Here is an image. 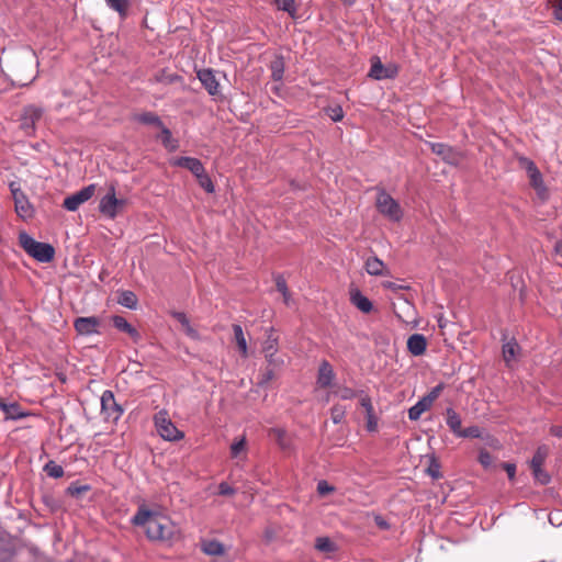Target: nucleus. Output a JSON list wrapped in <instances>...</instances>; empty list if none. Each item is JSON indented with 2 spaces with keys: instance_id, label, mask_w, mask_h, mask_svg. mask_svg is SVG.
<instances>
[{
  "instance_id": "31",
  "label": "nucleus",
  "mask_w": 562,
  "mask_h": 562,
  "mask_svg": "<svg viewBox=\"0 0 562 562\" xmlns=\"http://www.w3.org/2000/svg\"><path fill=\"white\" fill-rule=\"evenodd\" d=\"M549 452L550 449L547 445L539 446L530 461V467H542L549 456Z\"/></svg>"
},
{
  "instance_id": "8",
  "label": "nucleus",
  "mask_w": 562,
  "mask_h": 562,
  "mask_svg": "<svg viewBox=\"0 0 562 562\" xmlns=\"http://www.w3.org/2000/svg\"><path fill=\"white\" fill-rule=\"evenodd\" d=\"M101 411L108 420L116 422L123 414L122 407L116 403L112 391L106 390L101 396Z\"/></svg>"
},
{
  "instance_id": "53",
  "label": "nucleus",
  "mask_w": 562,
  "mask_h": 562,
  "mask_svg": "<svg viewBox=\"0 0 562 562\" xmlns=\"http://www.w3.org/2000/svg\"><path fill=\"white\" fill-rule=\"evenodd\" d=\"M218 494L223 496H231L235 494V490L226 482L218 485Z\"/></svg>"
},
{
  "instance_id": "46",
  "label": "nucleus",
  "mask_w": 562,
  "mask_h": 562,
  "mask_svg": "<svg viewBox=\"0 0 562 562\" xmlns=\"http://www.w3.org/2000/svg\"><path fill=\"white\" fill-rule=\"evenodd\" d=\"M518 165L521 169L526 171L527 175L538 169V167L531 159L524 156L518 157Z\"/></svg>"
},
{
  "instance_id": "60",
  "label": "nucleus",
  "mask_w": 562,
  "mask_h": 562,
  "mask_svg": "<svg viewBox=\"0 0 562 562\" xmlns=\"http://www.w3.org/2000/svg\"><path fill=\"white\" fill-rule=\"evenodd\" d=\"M330 119L335 122H338L342 119V110L340 106H337L335 109H331V113L329 114Z\"/></svg>"
},
{
  "instance_id": "22",
  "label": "nucleus",
  "mask_w": 562,
  "mask_h": 562,
  "mask_svg": "<svg viewBox=\"0 0 562 562\" xmlns=\"http://www.w3.org/2000/svg\"><path fill=\"white\" fill-rule=\"evenodd\" d=\"M369 76L376 79H385V78H392L394 76V71H390L386 69L379 58H375V60L371 65V69L369 72Z\"/></svg>"
},
{
  "instance_id": "15",
  "label": "nucleus",
  "mask_w": 562,
  "mask_h": 562,
  "mask_svg": "<svg viewBox=\"0 0 562 562\" xmlns=\"http://www.w3.org/2000/svg\"><path fill=\"white\" fill-rule=\"evenodd\" d=\"M112 323L117 330L126 333L135 342L139 341L140 334L123 316L114 315Z\"/></svg>"
},
{
  "instance_id": "3",
  "label": "nucleus",
  "mask_w": 562,
  "mask_h": 562,
  "mask_svg": "<svg viewBox=\"0 0 562 562\" xmlns=\"http://www.w3.org/2000/svg\"><path fill=\"white\" fill-rule=\"evenodd\" d=\"M154 424L158 435L165 440L178 441L184 437V434L176 427L165 409L155 414Z\"/></svg>"
},
{
  "instance_id": "36",
  "label": "nucleus",
  "mask_w": 562,
  "mask_h": 562,
  "mask_svg": "<svg viewBox=\"0 0 562 562\" xmlns=\"http://www.w3.org/2000/svg\"><path fill=\"white\" fill-rule=\"evenodd\" d=\"M44 471L49 477L54 479H59L64 475L63 467L52 460L44 465Z\"/></svg>"
},
{
  "instance_id": "63",
  "label": "nucleus",
  "mask_w": 562,
  "mask_h": 562,
  "mask_svg": "<svg viewBox=\"0 0 562 562\" xmlns=\"http://www.w3.org/2000/svg\"><path fill=\"white\" fill-rule=\"evenodd\" d=\"M554 251L558 256L562 258V241H557L554 246Z\"/></svg>"
},
{
  "instance_id": "23",
  "label": "nucleus",
  "mask_w": 562,
  "mask_h": 562,
  "mask_svg": "<svg viewBox=\"0 0 562 562\" xmlns=\"http://www.w3.org/2000/svg\"><path fill=\"white\" fill-rule=\"evenodd\" d=\"M446 422L450 430L458 436L461 428V417L460 415L451 407L446 409Z\"/></svg>"
},
{
  "instance_id": "64",
  "label": "nucleus",
  "mask_w": 562,
  "mask_h": 562,
  "mask_svg": "<svg viewBox=\"0 0 562 562\" xmlns=\"http://www.w3.org/2000/svg\"><path fill=\"white\" fill-rule=\"evenodd\" d=\"M340 1H341L344 4H346V5H352V4L356 2V0H340Z\"/></svg>"
},
{
  "instance_id": "12",
  "label": "nucleus",
  "mask_w": 562,
  "mask_h": 562,
  "mask_svg": "<svg viewBox=\"0 0 562 562\" xmlns=\"http://www.w3.org/2000/svg\"><path fill=\"white\" fill-rule=\"evenodd\" d=\"M196 76L211 95H217L220 93V83L215 77L214 70L210 68L200 69Z\"/></svg>"
},
{
  "instance_id": "43",
  "label": "nucleus",
  "mask_w": 562,
  "mask_h": 562,
  "mask_svg": "<svg viewBox=\"0 0 562 562\" xmlns=\"http://www.w3.org/2000/svg\"><path fill=\"white\" fill-rule=\"evenodd\" d=\"M532 470V474L537 482L542 485H546L550 482V475L546 472L542 467H530Z\"/></svg>"
},
{
  "instance_id": "55",
  "label": "nucleus",
  "mask_w": 562,
  "mask_h": 562,
  "mask_svg": "<svg viewBox=\"0 0 562 562\" xmlns=\"http://www.w3.org/2000/svg\"><path fill=\"white\" fill-rule=\"evenodd\" d=\"M334 491V487L327 483V481H319L317 484V492L321 495H326Z\"/></svg>"
},
{
  "instance_id": "58",
  "label": "nucleus",
  "mask_w": 562,
  "mask_h": 562,
  "mask_svg": "<svg viewBox=\"0 0 562 562\" xmlns=\"http://www.w3.org/2000/svg\"><path fill=\"white\" fill-rule=\"evenodd\" d=\"M552 7L554 16L562 21V0H553Z\"/></svg>"
},
{
  "instance_id": "49",
  "label": "nucleus",
  "mask_w": 562,
  "mask_h": 562,
  "mask_svg": "<svg viewBox=\"0 0 562 562\" xmlns=\"http://www.w3.org/2000/svg\"><path fill=\"white\" fill-rule=\"evenodd\" d=\"M337 394L339 395V397L341 400H351L357 396V392L355 390H352L351 387H347V386L339 387V390L337 391Z\"/></svg>"
},
{
  "instance_id": "13",
  "label": "nucleus",
  "mask_w": 562,
  "mask_h": 562,
  "mask_svg": "<svg viewBox=\"0 0 562 562\" xmlns=\"http://www.w3.org/2000/svg\"><path fill=\"white\" fill-rule=\"evenodd\" d=\"M172 165L188 169L194 177L199 176V173L205 169L198 158L187 156L175 158Z\"/></svg>"
},
{
  "instance_id": "50",
  "label": "nucleus",
  "mask_w": 562,
  "mask_h": 562,
  "mask_svg": "<svg viewBox=\"0 0 562 562\" xmlns=\"http://www.w3.org/2000/svg\"><path fill=\"white\" fill-rule=\"evenodd\" d=\"M246 447V441L245 439H240L239 441L237 442H234L232 446H231V454L233 458H236Z\"/></svg>"
},
{
  "instance_id": "28",
  "label": "nucleus",
  "mask_w": 562,
  "mask_h": 562,
  "mask_svg": "<svg viewBox=\"0 0 562 562\" xmlns=\"http://www.w3.org/2000/svg\"><path fill=\"white\" fill-rule=\"evenodd\" d=\"M202 551L207 555H222L225 552L224 546L216 540H207L202 542Z\"/></svg>"
},
{
  "instance_id": "21",
  "label": "nucleus",
  "mask_w": 562,
  "mask_h": 562,
  "mask_svg": "<svg viewBox=\"0 0 562 562\" xmlns=\"http://www.w3.org/2000/svg\"><path fill=\"white\" fill-rule=\"evenodd\" d=\"M262 352L265 357L276 356L278 352V337L274 336L273 327L267 330V339L263 341Z\"/></svg>"
},
{
  "instance_id": "20",
  "label": "nucleus",
  "mask_w": 562,
  "mask_h": 562,
  "mask_svg": "<svg viewBox=\"0 0 562 562\" xmlns=\"http://www.w3.org/2000/svg\"><path fill=\"white\" fill-rule=\"evenodd\" d=\"M0 409L5 414V419L19 420L29 416V413L23 412L18 403L5 404L2 401Z\"/></svg>"
},
{
  "instance_id": "9",
  "label": "nucleus",
  "mask_w": 562,
  "mask_h": 562,
  "mask_svg": "<svg viewBox=\"0 0 562 562\" xmlns=\"http://www.w3.org/2000/svg\"><path fill=\"white\" fill-rule=\"evenodd\" d=\"M431 151L449 165L457 166L462 161V154L443 143H429Z\"/></svg>"
},
{
  "instance_id": "62",
  "label": "nucleus",
  "mask_w": 562,
  "mask_h": 562,
  "mask_svg": "<svg viewBox=\"0 0 562 562\" xmlns=\"http://www.w3.org/2000/svg\"><path fill=\"white\" fill-rule=\"evenodd\" d=\"M550 434L561 438L562 437V426H552L550 428Z\"/></svg>"
},
{
  "instance_id": "47",
  "label": "nucleus",
  "mask_w": 562,
  "mask_h": 562,
  "mask_svg": "<svg viewBox=\"0 0 562 562\" xmlns=\"http://www.w3.org/2000/svg\"><path fill=\"white\" fill-rule=\"evenodd\" d=\"M155 79L158 82L173 83L178 79H180V77L176 74H168L165 70H161L159 74L156 75Z\"/></svg>"
},
{
  "instance_id": "30",
  "label": "nucleus",
  "mask_w": 562,
  "mask_h": 562,
  "mask_svg": "<svg viewBox=\"0 0 562 562\" xmlns=\"http://www.w3.org/2000/svg\"><path fill=\"white\" fill-rule=\"evenodd\" d=\"M431 406L423 400V397L408 409V418L411 420H418L423 413L428 411Z\"/></svg>"
},
{
  "instance_id": "48",
  "label": "nucleus",
  "mask_w": 562,
  "mask_h": 562,
  "mask_svg": "<svg viewBox=\"0 0 562 562\" xmlns=\"http://www.w3.org/2000/svg\"><path fill=\"white\" fill-rule=\"evenodd\" d=\"M458 437L462 438H479L480 437V429L477 427H468L465 429H461L458 434Z\"/></svg>"
},
{
  "instance_id": "7",
  "label": "nucleus",
  "mask_w": 562,
  "mask_h": 562,
  "mask_svg": "<svg viewBox=\"0 0 562 562\" xmlns=\"http://www.w3.org/2000/svg\"><path fill=\"white\" fill-rule=\"evenodd\" d=\"M43 109L36 105H27L21 116V128L29 136L34 135L36 123L43 116Z\"/></svg>"
},
{
  "instance_id": "41",
  "label": "nucleus",
  "mask_w": 562,
  "mask_h": 562,
  "mask_svg": "<svg viewBox=\"0 0 562 562\" xmlns=\"http://www.w3.org/2000/svg\"><path fill=\"white\" fill-rule=\"evenodd\" d=\"M90 490H91L90 485H87V484L82 485V484L75 482V483H71L67 487V494L72 497H80L83 493H87Z\"/></svg>"
},
{
  "instance_id": "61",
  "label": "nucleus",
  "mask_w": 562,
  "mask_h": 562,
  "mask_svg": "<svg viewBox=\"0 0 562 562\" xmlns=\"http://www.w3.org/2000/svg\"><path fill=\"white\" fill-rule=\"evenodd\" d=\"M374 521L376 526L383 530H386L390 528L389 522L381 516H375Z\"/></svg>"
},
{
  "instance_id": "14",
  "label": "nucleus",
  "mask_w": 562,
  "mask_h": 562,
  "mask_svg": "<svg viewBox=\"0 0 562 562\" xmlns=\"http://www.w3.org/2000/svg\"><path fill=\"white\" fill-rule=\"evenodd\" d=\"M360 405L364 408L367 415V430L374 432L378 430V417L374 414V408L371 398L368 395H363L360 398Z\"/></svg>"
},
{
  "instance_id": "1",
  "label": "nucleus",
  "mask_w": 562,
  "mask_h": 562,
  "mask_svg": "<svg viewBox=\"0 0 562 562\" xmlns=\"http://www.w3.org/2000/svg\"><path fill=\"white\" fill-rule=\"evenodd\" d=\"M132 522L145 528L146 536L153 541H171L178 531L176 525L168 517L157 510H150L144 505L138 507Z\"/></svg>"
},
{
  "instance_id": "57",
  "label": "nucleus",
  "mask_w": 562,
  "mask_h": 562,
  "mask_svg": "<svg viewBox=\"0 0 562 562\" xmlns=\"http://www.w3.org/2000/svg\"><path fill=\"white\" fill-rule=\"evenodd\" d=\"M372 339L374 340V342L376 345L387 346L389 342H390L389 338L385 335L381 334V333H373L372 334Z\"/></svg>"
},
{
  "instance_id": "34",
  "label": "nucleus",
  "mask_w": 562,
  "mask_h": 562,
  "mask_svg": "<svg viewBox=\"0 0 562 562\" xmlns=\"http://www.w3.org/2000/svg\"><path fill=\"white\" fill-rule=\"evenodd\" d=\"M108 7L116 11L122 18H125L130 7V0H105Z\"/></svg>"
},
{
  "instance_id": "54",
  "label": "nucleus",
  "mask_w": 562,
  "mask_h": 562,
  "mask_svg": "<svg viewBox=\"0 0 562 562\" xmlns=\"http://www.w3.org/2000/svg\"><path fill=\"white\" fill-rule=\"evenodd\" d=\"M479 461L483 467H485V468L490 467L492 464L491 453L486 450H482L479 456Z\"/></svg>"
},
{
  "instance_id": "37",
  "label": "nucleus",
  "mask_w": 562,
  "mask_h": 562,
  "mask_svg": "<svg viewBox=\"0 0 562 562\" xmlns=\"http://www.w3.org/2000/svg\"><path fill=\"white\" fill-rule=\"evenodd\" d=\"M270 69H271L272 79L274 81L281 80L283 77V72H284L283 59L282 58L274 59L270 65Z\"/></svg>"
},
{
  "instance_id": "27",
  "label": "nucleus",
  "mask_w": 562,
  "mask_h": 562,
  "mask_svg": "<svg viewBox=\"0 0 562 562\" xmlns=\"http://www.w3.org/2000/svg\"><path fill=\"white\" fill-rule=\"evenodd\" d=\"M366 270L371 276H384V263L378 257H370L366 261Z\"/></svg>"
},
{
  "instance_id": "44",
  "label": "nucleus",
  "mask_w": 562,
  "mask_h": 562,
  "mask_svg": "<svg viewBox=\"0 0 562 562\" xmlns=\"http://www.w3.org/2000/svg\"><path fill=\"white\" fill-rule=\"evenodd\" d=\"M443 389L445 384L439 383L438 385L432 387L428 394L423 396V400H425L430 406H432L434 402L440 396Z\"/></svg>"
},
{
  "instance_id": "25",
  "label": "nucleus",
  "mask_w": 562,
  "mask_h": 562,
  "mask_svg": "<svg viewBox=\"0 0 562 562\" xmlns=\"http://www.w3.org/2000/svg\"><path fill=\"white\" fill-rule=\"evenodd\" d=\"M352 304L363 313H370L373 308L371 301L359 291L351 294Z\"/></svg>"
},
{
  "instance_id": "45",
  "label": "nucleus",
  "mask_w": 562,
  "mask_h": 562,
  "mask_svg": "<svg viewBox=\"0 0 562 562\" xmlns=\"http://www.w3.org/2000/svg\"><path fill=\"white\" fill-rule=\"evenodd\" d=\"M427 473L435 480L441 477L440 463L434 457L429 461Z\"/></svg>"
},
{
  "instance_id": "35",
  "label": "nucleus",
  "mask_w": 562,
  "mask_h": 562,
  "mask_svg": "<svg viewBox=\"0 0 562 562\" xmlns=\"http://www.w3.org/2000/svg\"><path fill=\"white\" fill-rule=\"evenodd\" d=\"M274 3L279 10L288 12L293 19L296 18L297 8L295 0H274Z\"/></svg>"
},
{
  "instance_id": "39",
  "label": "nucleus",
  "mask_w": 562,
  "mask_h": 562,
  "mask_svg": "<svg viewBox=\"0 0 562 562\" xmlns=\"http://www.w3.org/2000/svg\"><path fill=\"white\" fill-rule=\"evenodd\" d=\"M200 187L203 188L207 193H213L215 188L213 184L212 179L210 176L205 172V169H203L202 172L199 173V176L195 177Z\"/></svg>"
},
{
  "instance_id": "38",
  "label": "nucleus",
  "mask_w": 562,
  "mask_h": 562,
  "mask_svg": "<svg viewBox=\"0 0 562 562\" xmlns=\"http://www.w3.org/2000/svg\"><path fill=\"white\" fill-rule=\"evenodd\" d=\"M276 368L266 367L259 374L258 385L265 386L276 379Z\"/></svg>"
},
{
  "instance_id": "40",
  "label": "nucleus",
  "mask_w": 562,
  "mask_h": 562,
  "mask_svg": "<svg viewBox=\"0 0 562 562\" xmlns=\"http://www.w3.org/2000/svg\"><path fill=\"white\" fill-rule=\"evenodd\" d=\"M519 349L518 345L515 341H509L503 346V357L504 360L508 363L515 359L517 350Z\"/></svg>"
},
{
  "instance_id": "4",
  "label": "nucleus",
  "mask_w": 562,
  "mask_h": 562,
  "mask_svg": "<svg viewBox=\"0 0 562 562\" xmlns=\"http://www.w3.org/2000/svg\"><path fill=\"white\" fill-rule=\"evenodd\" d=\"M375 205L378 211L392 222H400L403 217L401 205L384 190H379Z\"/></svg>"
},
{
  "instance_id": "19",
  "label": "nucleus",
  "mask_w": 562,
  "mask_h": 562,
  "mask_svg": "<svg viewBox=\"0 0 562 562\" xmlns=\"http://www.w3.org/2000/svg\"><path fill=\"white\" fill-rule=\"evenodd\" d=\"M530 186L535 189L538 196L542 200L548 198V189L544 186L542 175L539 169L527 175Z\"/></svg>"
},
{
  "instance_id": "17",
  "label": "nucleus",
  "mask_w": 562,
  "mask_h": 562,
  "mask_svg": "<svg viewBox=\"0 0 562 562\" xmlns=\"http://www.w3.org/2000/svg\"><path fill=\"white\" fill-rule=\"evenodd\" d=\"M427 348L426 337L422 334H414L407 339V349L414 356H422Z\"/></svg>"
},
{
  "instance_id": "52",
  "label": "nucleus",
  "mask_w": 562,
  "mask_h": 562,
  "mask_svg": "<svg viewBox=\"0 0 562 562\" xmlns=\"http://www.w3.org/2000/svg\"><path fill=\"white\" fill-rule=\"evenodd\" d=\"M276 286H277V290L282 293V295L289 294L288 284L283 277H281V276L277 277Z\"/></svg>"
},
{
  "instance_id": "2",
  "label": "nucleus",
  "mask_w": 562,
  "mask_h": 562,
  "mask_svg": "<svg viewBox=\"0 0 562 562\" xmlns=\"http://www.w3.org/2000/svg\"><path fill=\"white\" fill-rule=\"evenodd\" d=\"M19 244L27 255L40 262H49L54 259L55 249L52 245L36 241L25 232L19 234Z\"/></svg>"
},
{
  "instance_id": "5",
  "label": "nucleus",
  "mask_w": 562,
  "mask_h": 562,
  "mask_svg": "<svg viewBox=\"0 0 562 562\" xmlns=\"http://www.w3.org/2000/svg\"><path fill=\"white\" fill-rule=\"evenodd\" d=\"M13 201L14 209L19 217L23 221H27L33 218L35 214V210L33 205L30 203L25 193L21 190L19 183L12 181L9 184Z\"/></svg>"
},
{
  "instance_id": "32",
  "label": "nucleus",
  "mask_w": 562,
  "mask_h": 562,
  "mask_svg": "<svg viewBox=\"0 0 562 562\" xmlns=\"http://www.w3.org/2000/svg\"><path fill=\"white\" fill-rule=\"evenodd\" d=\"M233 331H234V337H235V340H236L239 351L241 352V355L244 357H246L248 349H247V341H246L241 326L238 324H234Z\"/></svg>"
},
{
  "instance_id": "29",
  "label": "nucleus",
  "mask_w": 562,
  "mask_h": 562,
  "mask_svg": "<svg viewBox=\"0 0 562 562\" xmlns=\"http://www.w3.org/2000/svg\"><path fill=\"white\" fill-rule=\"evenodd\" d=\"M173 317L182 325L183 327V330L184 333L193 338V339H198L199 338V333L191 326L187 315L182 312H175L173 314Z\"/></svg>"
},
{
  "instance_id": "16",
  "label": "nucleus",
  "mask_w": 562,
  "mask_h": 562,
  "mask_svg": "<svg viewBox=\"0 0 562 562\" xmlns=\"http://www.w3.org/2000/svg\"><path fill=\"white\" fill-rule=\"evenodd\" d=\"M334 378L335 373L331 364L326 360L322 361L318 368L317 384L321 387H328L331 385Z\"/></svg>"
},
{
  "instance_id": "33",
  "label": "nucleus",
  "mask_w": 562,
  "mask_h": 562,
  "mask_svg": "<svg viewBox=\"0 0 562 562\" xmlns=\"http://www.w3.org/2000/svg\"><path fill=\"white\" fill-rule=\"evenodd\" d=\"M315 548L324 553H331L337 549L336 544L328 537L316 538Z\"/></svg>"
},
{
  "instance_id": "6",
  "label": "nucleus",
  "mask_w": 562,
  "mask_h": 562,
  "mask_svg": "<svg viewBox=\"0 0 562 562\" xmlns=\"http://www.w3.org/2000/svg\"><path fill=\"white\" fill-rule=\"evenodd\" d=\"M126 205L125 199H117L114 184H110L108 193L100 200L99 211L109 218H115Z\"/></svg>"
},
{
  "instance_id": "10",
  "label": "nucleus",
  "mask_w": 562,
  "mask_h": 562,
  "mask_svg": "<svg viewBox=\"0 0 562 562\" xmlns=\"http://www.w3.org/2000/svg\"><path fill=\"white\" fill-rule=\"evenodd\" d=\"M95 192V186L90 184L85 188H82L80 191L67 196L64 202L63 206L70 212H75L79 209L81 204L90 200Z\"/></svg>"
},
{
  "instance_id": "56",
  "label": "nucleus",
  "mask_w": 562,
  "mask_h": 562,
  "mask_svg": "<svg viewBox=\"0 0 562 562\" xmlns=\"http://www.w3.org/2000/svg\"><path fill=\"white\" fill-rule=\"evenodd\" d=\"M267 361V367L280 369L283 364V360L280 358H276V356L265 357Z\"/></svg>"
},
{
  "instance_id": "24",
  "label": "nucleus",
  "mask_w": 562,
  "mask_h": 562,
  "mask_svg": "<svg viewBox=\"0 0 562 562\" xmlns=\"http://www.w3.org/2000/svg\"><path fill=\"white\" fill-rule=\"evenodd\" d=\"M134 120L140 124L153 125L158 128L162 127V124H164L162 121L160 120V117L154 112H143V113L136 114L134 116Z\"/></svg>"
},
{
  "instance_id": "18",
  "label": "nucleus",
  "mask_w": 562,
  "mask_h": 562,
  "mask_svg": "<svg viewBox=\"0 0 562 562\" xmlns=\"http://www.w3.org/2000/svg\"><path fill=\"white\" fill-rule=\"evenodd\" d=\"M269 437L276 441V443L283 451H289L292 448V440L288 436L286 431L283 428H271L269 430Z\"/></svg>"
},
{
  "instance_id": "11",
  "label": "nucleus",
  "mask_w": 562,
  "mask_h": 562,
  "mask_svg": "<svg viewBox=\"0 0 562 562\" xmlns=\"http://www.w3.org/2000/svg\"><path fill=\"white\" fill-rule=\"evenodd\" d=\"M101 322L99 317L89 316V317H78L74 322V327L78 335L81 336H90L93 334H99V327Z\"/></svg>"
},
{
  "instance_id": "51",
  "label": "nucleus",
  "mask_w": 562,
  "mask_h": 562,
  "mask_svg": "<svg viewBox=\"0 0 562 562\" xmlns=\"http://www.w3.org/2000/svg\"><path fill=\"white\" fill-rule=\"evenodd\" d=\"M161 131L160 138L165 147H169V144L172 139L171 132L168 127L162 124V127H159Z\"/></svg>"
},
{
  "instance_id": "59",
  "label": "nucleus",
  "mask_w": 562,
  "mask_h": 562,
  "mask_svg": "<svg viewBox=\"0 0 562 562\" xmlns=\"http://www.w3.org/2000/svg\"><path fill=\"white\" fill-rule=\"evenodd\" d=\"M503 469L506 471L509 480H514L516 473V465L513 463H504Z\"/></svg>"
},
{
  "instance_id": "42",
  "label": "nucleus",
  "mask_w": 562,
  "mask_h": 562,
  "mask_svg": "<svg viewBox=\"0 0 562 562\" xmlns=\"http://www.w3.org/2000/svg\"><path fill=\"white\" fill-rule=\"evenodd\" d=\"M346 408L341 405H334L330 408V418L334 424H339L345 419Z\"/></svg>"
},
{
  "instance_id": "26",
  "label": "nucleus",
  "mask_w": 562,
  "mask_h": 562,
  "mask_svg": "<svg viewBox=\"0 0 562 562\" xmlns=\"http://www.w3.org/2000/svg\"><path fill=\"white\" fill-rule=\"evenodd\" d=\"M117 303L130 310H135L137 307L138 300L133 291L126 290L119 293Z\"/></svg>"
}]
</instances>
